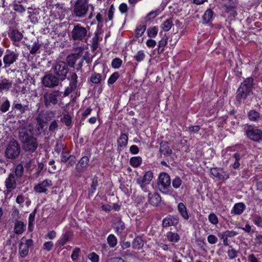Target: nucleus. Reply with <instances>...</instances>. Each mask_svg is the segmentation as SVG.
<instances>
[{
  "label": "nucleus",
  "instance_id": "obj_1",
  "mask_svg": "<svg viewBox=\"0 0 262 262\" xmlns=\"http://www.w3.org/2000/svg\"><path fill=\"white\" fill-rule=\"evenodd\" d=\"M19 138L26 151L33 152L36 150L38 143L36 139L33 137L31 129L27 128H21L19 133Z\"/></svg>",
  "mask_w": 262,
  "mask_h": 262
},
{
  "label": "nucleus",
  "instance_id": "obj_2",
  "mask_svg": "<svg viewBox=\"0 0 262 262\" xmlns=\"http://www.w3.org/2000/svg\"><path fill=\"white\" fill-rule=\"evenodd\" d=\"M254 84V79L252 77H249L241 83L236 91V99L241 102L242 100L246 99L252 93Z\"/></svg>",
  "mask_w": 262,
  "mask_h": 262
},
{
  "label": "nucleus",
  "instance_id": "obj_3",
  "mask_svg": "<svg viewBox=\"0 0 262 262\" xmlns=\"http://www.w3.org/2000/svg\"><path fill=\"white\" fill-rule=\"evenodd\" d=\"M89 27H84L80 24H76L70 33L71 39L77 42H86L90 37Z\"/></svg>",
  "mask_w": 262,
  "mask_h": 262
},
{
  "label": "nucleus",
  "instance_id": "obj_4",
  "mask_svg": "<svg viewBox=\"0 0 262 262\" xmlns=\"http://www.w3.org/2000/svg\"><path fill=\"white\" fill-rule=\"evenodd\" d=\"M242 128L248 139L256 142L262 141V130L257 126L247 123L243 125Z\"/></svg>",
  "mask_w": 262,
  "mask_h": 262
},
{
  "label": "nucleus",
  "instance_id": "obj_5",
  "mask_svg": "<svg viewBox=\"0 0 262 262\" xmlns=\"http://www.w3.org/2000/svg\"><path fill=\"white\" fill-rule=\"evenodd\" d=\"M90 4L88 0H76L73 5L72 14L78 18L85 17L89 11Z\"/></svg>",
  "mask_w": 262,
  "mask_h": 262
},
{
  "label": "nucleus",
  "instance_id": "obj_6",
  "mask_svg": "<svg viewBox=\"0 0 262 262\" xmlns=\"http://www.w3.org/2000/svg\"><path fill=\"white\" fill-rule=\"evenodd\" d=\"M62 92L58 90H50L43 95V104L46 107L55 106L61 100Z\"/></svg>",
  "mask_w": 262,
  "mask_h": 262
},
{
  "label": "nucleus",
  "instance_id": "obj_7",
  "mask_svg": "<svg viewBox=\"0 0 262 262\" xmlns=\"http://www.w3.org/2000/svg\"><path fill=\"white\" fill-rule=\"evenodd\" d=\"M55 113L53 111H48L45 113H41L38 114L36 120L37 123V130H42L46 125L48 121H51L55 118Z\"/></svg>",
  "mask_w": 262,
  "mask_h": 262
},
{
  "label": "nucleus",
  "instance_id": "obj_8",
  "mask_svg": "<svg viewBox=\"0 0 262 262\" xmlns=\"http://www.w3.org/2000/svg\"><path fill=\"white\" fill-rule=\"evenodd\" d=\"M20 152V147L18 143L14 140L10 141L5 150V156L10 159H16Z\"/></svg>",
  "mask_w": 262,
  "mask_h": 262
},
{
  "label": "nucleus",
  "instance_id": "obj_9",
  "mask_svg": "<svg viewBox=\"0 0 262 262\" xmlns=\"http://www.w3.org/2000/svg\"><path fill=\"white\" fill-rule=\"evenodd\" d=\"M170 183V178L168 174L166 172H162L160 174L158 181V187L161 192L166 194L169 193V188Z\"/></svg>",
  "mask_w": 262,
  "mask_h": 262
},
{
  "label": "nucleus",
  "instance_id": "obj_10",
  "mask_svg": "<svg viewBox=\"0 0 262 262\" xmlns=\"http://www.w3.org/2000/svg\"><path fill=\"white\" fill-rule=\"evenodd\" d=\"M54 73L61 80H64L69 71V68L67 63L63 61H59L56 63L53 67Z\"/></svg>",
  "mask_w": 262,
  "mask_h": 262
},
{
  "label": "nucleus",
  "instance_id": "obj_11",
  "mask_svg": "<svg viewBox=\"0 0 262 262\" xmlns=\"http://www.w3.org/2000/svg\"><path fill=\"white\" fill-rule=\"evenodd\" d=\"M90 158L83 156L79 160L75 166V176L78 178L82 177V173L86 170L89 164Z\"/></svg>",
  "mask_w": 262,
  "mask_h": 262
},
{
  "label": "nucleus",
  "instance_id": "obj_12",
  "mask_svg": "<svg viewBox=\"0 0 262 262\" xmlns=\"http://www.w3.org/2000/svg\"><path fill=\"white\" fill-rule=\"evenodd\" d=\"M19 54L13 51L6 50L3 57V62L5 68L9 67L18 59Z\"/></svg>",
  "mask_w": 262,
  "mask_h": 262
},
{
  "label": "nucleus",
  "instance_id": "obj_13",
  "mask_svg": "<svg viewBox=\"0 0 262 262\" xmlns=\"http://www.w3.org/2000/svg\"><path fill=\"white\" fill-rule=\"evenodd\" d=\"M33 245L32 239H27L24 237L21 238L19 246V253L22 258L26 257L28 254L29 248Z\"/></svg>",
  "mask_w": 262,
  "mask_h": 262
},
{
  "label": "nucleus",
  "instance_id": "obj_14",
  "mask_svg": "<svg viewBox=\"0 0 262 262\" xmlns=\"http://www.w3.org/2000/svg\"><path fill=\"white\" fill-rule=\"evenodd\" d=\"M58 78L52 74H46L42 78V84L46 88H53L59 84Z\"/></svg>",
  "mask_w": 262,
  "mask_h": 262
},
{
  "label": "nucleus",
  "instance_id": "obj_15",
  "mask_svg": "<svg viewBox=\"0 0 262 262\" xmlns=\"http://www.w3.org/2000/svg\"><path fill=\"white\" fill-rule=\"evenodd\" d=\"M68 79L70 82L69 86L66 89L63 93V95L65 97L68 96L73 91H75L77 87L78 76L75 73H70Z\"/></svg>",
  "mask_w": 262,
  "mask_h": 262
},
{
  "label": "nucleus",
  "instance_id": "obj_16",
  "mask_svg": "<svg viewBox=\"0 0 262 262\" xmlns=\"http://www.w3.org/2000/svg\"><path fill=\"white\" fill-rule=\"evenodd\" d=\"M211 174L220 180L225 181L229 178V173L223 168L213 167L210 169Z\"/></svg>",
  "mask_w": 262,
  "mask_h": 262
},
{
  "label": "nucleus",
  "instance_id": "obj_17",
  "mask_svg": "<svg viewBox=\"0 0 262 262\" xmlns=\"http://www.w3.org/2000/svg\"><path fill=\"white\" fill-rule=\"evenodd\" d=\"M159 152L160 154L159 157L161 158L169 157L173 153L168 143L165 141H163L160 143Z\"/></svg>",
  "mask_w": 262,
  "mask_h": 262
},
{
  "label": "nucleus",
  "instance_id": "obj_18",
  "mask_svg": "<svg viewBox=\"0 0 262 262\" xmlns=\"http://www.w3.org/2000/svg\"><path fill=\"white\" fill-rule=\"evenodd\" d=\"M8 36L11 41L13 42V45L18 46L19 41L23 37V34L17 29L12 28L10 29L8 32Z\"/></svg>",
  "mask_w": 262,
  "mask_h": 262
},
{
  "label": "nucleus",
  "instance_id": "obj_19",
  "mask_svg": "<svg viewBox=\"0 0 262 262\" xmlns=\"http://www.w3.org/2000/svg\"><path fill=\"white\" fill-rule=\"evenodd\" d=\"M52 185L51 180L46 179L34 187V191L36 193H46L48 188Z\"/></svg>",
  "mask_w": 262,
  "mask_h": 262
},
{
  "label": "nucleus",
  "instance_id": "obj_20",
  "mask_svg": "<svg viewBox=\"0 0 262 262\" xmlns=\"http://www.w3.org/2000/svg\"><path fill=\"white\" fill-rule=\"evenodd\" d=\"M5 183L8 193L15 189L16 187V182L14 174L12 173H10L6 179Z\"/></svg>",
  "mask_w": 262,
  "mask_h": 262
},
{
  "label": "nucleus",
  "instance_id": "obj_21",
  "mask_svg": "<svg viewBox=\"0 0 262 262\" xmlns=\"http://www.w3.org/2000/svg\"><path fill=\"white\" fill-rule=\"evenodd\" d=\"M128 140V135L125 133H121L117 140V150L119 153H120L122 148L127 146Z\"/></svg>",
  "mask_w": 262,
  "mask_h": 262
},
{
  "label": "nucleus",
  "instance_id": "obj_22",
  "mask_svg": "<svg viewBox=\"0 0 262 262\" xmlns=\"http://www.w3.org/2000/svg\"><path fill=\"white\" fill-rule=\"evenodd\" d=\"M179 223L178 216L168 215L164 218L162 222V225L164 227H168L171 226H176Z\"/></svg>",
  "mask_w": 262,
  "mask_h": 262
},
{
  "label": "nucleus",
  "instance_id": "obj_23",
  "mask_svg": "<svg viewBox=\"0 0 262 262\" xmlns=\"http://www.w3.org/2000/svg\"><path fill=\"white\" fill-rule=\"evenodd\" d=\"M12 85V83L9 79L3 77L0 78V93L9 91Z\"/></svg>",
  "mask_w": 262,
  "mask_h": 262
},
{
  "label": "nucleus",
  "instance_id": "obj_24",
  "mask_svg": "<svg viewBox=\"0 0 262 262\" xmlns=\"http://www.w3.org/2000/svg\"><path fill=\"white\" fill-rule=\"evenodd\" d=\"M246 209V205L243 202L235 203L231 210V214L240 215L243 213Z\"/></svg>",
  "mask_w": 262,
  "mask_h": 262
},
{
  "label": "nucleus",
  "instance_id": "obj_25",
  "mask_svg": "<svg viewBox=\"0 0 262 262\" xmlns=\"http://www.w3.org/2000/svg\"><path fill=\"white\" fill-rule=\"evenodd\" d=\"M148 199L149 203L153 206H158L161 202V198L160 195L156 192L151 194L148 193Z\"/></svg>",
  "mask_w": 262,
  "mask_h": 262
},
{
  "label": "nucleus",
  "instance_id": "obj_26",
  "mask_svg": "<svg viewBox=\"0 0 262 262\" xmlns=\"http://www.w3.org/2000/svg\"><path fill=\"white\" fill-rule=\"evenodd\" d=\"M26 46L28 49L29 50L30 54L34 55L36 53H40L39 50L41 46V45L39 42V41L37 39L33 42V44L32 46L30 45H26Z\"/></svg>",
  "mask_w": 262,
  "mask_h": 262
},
{
  "label": "nucleus",
  "instance_id": "obj_27",
  "mask_svg": "<svg viewBox=\"0 0 262 262\" xmlns=\"http://www.w3.org/2000/svg\"><path fill=\"white\" fill-rule=\"evenodd\" d=\"M249 120L252 122H258L261 118V115L255 110H250L247 114Z\"/></svg>",
  "mask_w": 262,
  "mask_h": 262
},
{
  "label": "nucleus",
  "instance_id": "obj_28",
  "mask_svg": "<svg viewBox=\"0 0 262 262\" xmlns=\"http://www.w3.org/2000/svg\"><path fill=\"white\" fill-rule=\"evenodd\" d=\"M178 210L179 213L185 220H188L189 216L186 206L183 203H179L178 205Z\"/></svg>",
  "mask_w": 262,
  "mask_h": 262
},
{
  "label": "nucleus",
  "instance_id": "obj_29",
  "mask_svg": "<svg viewBox=\"0 0 262 262\" xmlns=\"http://www.w3.org/2000/svg\"><path fill=\"white\" fill-rule=\"evenodd\" d=\"M13 110H18L21 114L25 113L27 111L29 110L28 105H22L20 103L15 101L12 104Z\"/></svg>",
  "mask_w": 262,
  "mask_h": 262
},
{
  "label": "nucleus",
  "instance_id": "obj_30",
  "mask_svg": "<svg viewBox=\"0 0 262 262\" xmlns=\"http://www.w3.org/2000/svg\"><path fill=\"white\" fill-rule=\"evenodd\" d=\"M79 53L71 54L67 56L66 61L70 67L73 68L74 67L76 61L79 58Z\"/></svg>",
  "mask_w": 262,
  "mask_h": 262
},
{
  "label": "nucleus",
  "instance_id": "obj_31",
  "mask_svg": "<svg viewBox=\"0 0 262 262\" xmlns=\"http://www.w3.org/2000/svg\"><path fill=\"white\" fill-rule=\"evenodd\" d=\"M213 15V12L211 9H208L203 16L204 24H208L211 22Z\"/></svg>",
  "mask_w": 262,
  "mask_h": 262
},
{
  "label": "nucleus",
  "instance_id": "obj_32",
  "mask_svg": "<svg viewBox=\"0 0 262 262\" xmlns=\"http://www.w3.org/2000/svg\"><path fill=\"white\" fill-rule=\"evenodd\" d=\"M73 234L71 232L67 231L62 235L60 239L58 241V244L60 246H63L68 242L72 236Z\"/></svg>",
  "mask_w": 262,
  "mask_h": 262
},
{
  "label": "nucleus",
  "instance_id": "obj_33",
  "mask_svg": "<svg viewBox=\"0 0 262 262\" xmlns=\"http://www.w3.org/2000/svg\"><path fill=\"white\" fill-rule=\"evenodd\" d=\"M102 79V76L101 74L96 72L93 73L90 78V81L94 84L100 83Z\"/></svg>",
  "mask_w": 262,
  "mask_h": 262
},
{
  "label": "nucleus",
  "instance_id": "obj_34",
  "mask_svg": "<svg viewBox=\"0 0 262 262\" xmlns=\"http://www.w3.org/2000/svg\"><path fill=\"white\" fill-rule=\"evenodd\" d=\"M3 102L0 104V113H5L7 112L10 107V102L7 98L3 97Z\"/></svg>",
  "mask_w": 262,
  "mask_h": 262
},
{
  "label": "nucleus",
  "instance_id": "obj_35",
  "mask_svg": "<svg viewBox=\"0 0 262 262\" xmlns=\"http://www.w3.org/2000/svg\"><path fill=\"white\" fill-rule=\"evenodd\" d=\"M167 37L165 35L159 41L158 46V53L161 54L164 50L165 46L167 44Z\"/></svg>",
  "mask_w": 262,
  "mask_h": 262
},
{
  "label": "nucleus",
  "instance_id": "obj_36",
  "mask_svg": "<svg viewBox=\"0 0 262 262\" xmlns=\"http://www.w3.org/2000/svg\"><path fill=\"white\" fill-rule=\"evenodd\" d=\"M144 245L143 241L140 236H137L133 241L132 247L135 249H140Z\"/></svg>",
  "mask_w": 262,
  "mask_h": 262
},
{
  "label": "nucleus",
  "instance_id": "obj_37",
  "mask_svg": "<svg viewBox=\"0 0 262 262\" xmlns=\"http://www.w3.org/2000/svg\"><path fill=\"white\" fill-rule=\"evenodd\" d=\"M173 19L171 17L166 19L161 25L162 30L165 32H167L170 30L173 24Z\"/></svg>",
  "mask_w": 262,
  "mask_h": 262
},
{
  "label": "nucleus",
  "instance_id": "obj_38",
  "mask_svg": "<svg viewBox=\"0 0 262 262\" xmlns=\"http://www.w3.org/2000/svg\"><path fill=\"white\" fill-rule=\"evenodd\" d=\"M142 162V159L140 156L133 157L130 159L129 163L134 167H139Z\"/></svg>",
  "mask_w": 262,
  "mask_h": 262
},
{
  "label": "nucleus",
  "instance_id": "obj_39",
  "mask_svg": "<svg viewBox=\"0 0 262 262\" xmlns=\"http://www.w3.org/2000/svg\"><path fill=\"white\" fill-rule=\"evenodd\" d=\"M99 40V33L98 32H96L94 33V35L92 39V45H91V50L92 51H96L99 46L98 43Z\"/></svg>",
  "mask_w": 262,
  "mask_h": 262
},
{
  "label": "nucleus",
  "instance_id": "obj_40",
  "mask_svg": "<svg viewBox=\"0 0 262 262\" xmlns=\"http://www.w3.org/2000/svg\"><path fill=\"white\" fill-rule=\"evenodd\" d=\"M166 236L168 240L171 242L177 243L180 240L179 235L176 232L169 231L167 233Z\"/></svg>",
  "mask_w": 262,
  "mask_h": 262
},
{
  "label": "nucleus",
  "instance_id": "obj_41",
  "mask_svg": "<svg viewBox=\"0 0 262 262\" xmlns=\"http://www.w3.org/2000/svg\"><path fill=\"white\" fill-rule=\"evenodd\" d=\"M146 29L145 25H139L137 27L135 30V36L136 38H139L143 35Z\"/></svg>",
  "mask_w": 262,
  "mask_h": 262
},
{
  "label": "nucleus",
  "instance_id": "obj_42",
  "mask_svg": "<svg viewBox=\"0 0 262 262\" xmlns=\"http://www.w3.org/2000/svg\"><path fill=\"white\" fill-rule=\"evenodd\" d=\"M227 253L229 259H232L238 256V251L232 248L231 246H229Z\"/></svg>",
  "mask_w": 262,
  "mask_h": 262
},
{
  "label": "nucleus",
  "instance_id": "obj_43",
  "mask_svg": "<svg viewBox=\"0 0 262 262\" xmlns=\"http://www.w3.org/2000/svg\"><path fill=\"white\" fill-rule=\"evenodd\" d=\"M98 185V180L97 178H94L92 180V184L90 188L89 189V195H92L96 190V188Z\"/></svg>",
  "mask_w": 262,
  "mask_h": 262
},
{
  "label": "nucleus",
  "instance_id": "obj_44",
  "mask_svg": "<svg viewBox=\"0 0 262 262\" xmlns=\"http://www.w3.org/2000/svg\"><path fill=\"white\" fill-rule=\"evenodd\" d=\"M124 227V224L121 219L117 218L113 221V228L115 229H123Z\"/></svg>",
  "mask_w": 262,
  "mask_h": 262
},
{
  "label": "nucleus",
  "instance_id": "obj_45",
  "mask_svg": "<svg viewBox=\"0 0 262 262\" xmlns=\"http://www.w3.org/2000/svg\"><path fill=\"white\" fill-rule=\"evenodd\" d=\"M36 213V209H34L29 215L28 221V229H31L35 223V216Z\"/></svg>",
  "mask_w": 262,
  "mask_h": 262
},
{
  "label": "nucleus",
  "instance_id": "obj_46",
  "mask_svg": "<svg viewBox=\"0 0 262 262\" xmlns=\"http://www.w3.org/2000/svg\"><path fill=\"white\" fill-rule=\"evenodd\" d=\"M158 32V28L157 26H154L151 28H149L147 30L148 36L150 38L155 37Z\"/></svg>",
  "mask_w": 262,
  "mask_h": 262
},
{
  "label": "nucleus",
  "instance_id": "obj_47",
  "mask_svg": "<svg viewBox=\"0 0 262 262\" xmlns=\"http://www.w3.org/2000/svg\"><path fill=\"white\" fill-rule=\"evenodd\" d=\"M119 74L117 72L113 73L109 77L107 80V83L108 85L114 84L119 78Z\"/></svg>",
  "mask_w": 262,
  "mask_h": 262
},
{
  "label": "nucleus",
  "instance_id": "obj_48",
  "mask_svg": "<svg viewBox=\"0 0 262 262\" xmlns=\"http://www.w3.org/2000/svg\"><path fill=\"white\" fill-rule=\"evenodd\" d=\"M145 55L143 51H139L136 55L134 56V58L138 62H141L145 58Z\"/></svg>",
  "mask_w": 262,
  "mask_h": 262
},
{
  "label": "nucleus",
  "instance_id": "obj_49",
  "mask_svg": "<svg viewBox=\"0 0 262 262\" xmlns=\"http://www.w3.org/2000/svg\"><path fill=\"white\" fill-rule=\"evenodd\" d=\"M107 242L111 247H114L117 243L116 237L113 234L110 235L107 237Z\"/></svg>",
  "mask_w": 262,
  "mask_h": 262
},
{
  "label": "nucleus",
  "instance_id": "obj_50",
  "mask_svg": "<svg viewBox=\"0 0 262 262\" xmlns=\"http://www.w3.org/2000/svg\"><path fill=\"white\" fill-rule=\"evenodd\" d=\"M15 174L17 178L22 176L24 172V167L21 164H18L15 168Z\"/></svg>",
  "mask_w": 262,
  "mask_h": 262
},
{
  "label": "nucleus",
  "instance_id": "obj_51",
  "mask_svg": "<svg viewBox=\"0 0 262 262\" xmlns=\"http://www.w3.org/2000/svg\"><path fill=\"white\" fill-rule=\"evenodd\" d=\"M58 120H54L49 125V130L51 132H54L58 128Z\"/></svg>",
  "mask_w": 262,
  "mask_h": 262
},
{
  "label": "nucleus",
  "instance_id": "obj_52",
  "mask_svg": "<svg viewBox=\"0 0 262 262\" xmlns=\"http://www.w3.org/2000/svg\"><path fill=\"white\" fill-rule=\"evenodd\" d=\"M160 13V11L159 9H157L155 11H151L148 13L147 16H146V19L149 20L151 19H154L158 15H159Z\"/></svg>",
  "mask_w": 262,
  "mask_h": 262
},
{
  "label": "nucleus",
  "instance_id": "obj_53",
  "mask_svg": "<svg viewBox=\"0 0 262 262\" xmlns=\"http://www.w3.org/2000/svg\"><path fill=\"white\" fill-rule=\"evenodd\" d=\"M122 63V60L119 58H114L112 62V66L114 69H119Z\"/></svg>",
  "mask_w": 262,
  "mask_h": 262
},
{
  "label": "nucleus",
  "instance_id": "obj_54",
  "mask_svg": "<svg viewBox=\"0 0 262 262\" xmlns=\"http://www.w3.org/2000/svg\"><path fill=\"white\" fill-rule=\"evenodd\" d=\"M73 157V156L70 155L69 152L62 151L61 156V162L64 163L67 162L71 157Z\"/></svg>",
  "mask_w": 262,
  "mask_h": 262
},
{
  "label": "nucleus",
  "instance_id": "obj_55",
  "mask_svg": "<svg viewBox=\"0 0 262 262\" xmlns=\"http://www.w3.org/2000/svg\"><path fill=\"white\" fill-rule=\"evenodd\" d=\"M182 181L179 177H176L172 181V185L173 188L178 189L182 185Z\"/></svg>",
  "mask_w": 262,
  "mask_h": 262
},
{
  "label": "nucleus",
  "instance_id": "obj_56",
  "mask_svg": "<svg viewBox=\"0 0 262 262\" xmlns=\"http://www.w3.org/2000/svg\"><path fill=\"white\" fill-rule=\"evenodd\" d=\"M61 120L67 126H69L72 122L71 117L68 114L64 115Z\"/></svg>",
  "mask_w": 262,
  "mask_h": 262
},
{
  "label": "nucleus",
  "instance_id": "obj_57",
  "mask_svg": "<svg viewBox=\"0 0 262 262\" xmlns=\"http://www.w3.org/2000/svg\"><path fill=\"white\" fill-rule=\"evenodd\" d=\"M66 146L61 143L57 142L54 148V150L57 154H59L60 152L64 150Z\"/></svg>",
  "mask_w": 262,
  "mask_h": 262
},
{
  "label": "nucleus",
  "instance_id": "obj_58",
  "mask_svg": "<svg viewBox=\"0 0 262 262\" xmlns=\"http://www.w3.org/2000/svg\"><path fill=\"white\" fill-rule=\"evenodd\" d=\"M224 7L226 8V10L228 12H234V5L233 2L228 0L227 3L224 4Z\"/></svg>",
  "mask_w": 262,
  "mask_h": 262
},
{
  "label": "nucleus",
  "instance_id": "obj_59",
  "mask_svg": "<svg viewBox=\"0 0 262 262\" xmlns=\"http://www.w3.org/2000/svg\"><path fill=\"white\" fill-rule=\"evenodd\" d=\"M26 226V224L21 221L16 220L15 222L14 229H24Z\"/></svg>",
  "mask_w": 262,
  "mask_h": 262
},
{
  "label": "nucleus",
  "instance_id": "obj_60",
  "mask_svg": "<svg viewBox=\"0 0 262 262\" xmlns=\"http://www.w3.org/2000/svg\"><path fill=\"white\" fill-rule=\"evenodd\" d=\"M200 129V126L199 125H194V126H189L187 128V130L190 134H196L198 133V132Z\"/></svg>",
  "mask_w": 262,
  "mask_h": 262
},
{
  "label": "nucleus",
  "instance_id": "obj_61",
  "mask_svg": "<svg viewBox=\"0 0 262 262\" xmlns=\"http://www.w3.org/2000/svg\"><path fill=\"white\" fill-rule=\"evenodd\" d=\"M88 257L92 262H99V256L95 252H92L90 254Z\"/></svg>",
  "mask_w": 262,
  "mask_h": 262
},
{
  "label": "nucleus",
  "instance_id": "obj_62",
  "mask_svg": "<svg viewBox=\"0 0 262 262\" xmlns=\"http://www.w3.org/2000/svg\"><path fill=\"white\" fill-rule=\"evenodd\" d=\"M218 236L221 239H223V245L224 246H227L229 245L227 234H225L223 232L222 233H219Z\"/></svg>",
  "mask_w": 262,
  "mask_h": 262
},
{
  "label": "nucleus",
  "instance_id": "obj_63",
  "mask_svg": "<svg viewBox=\"0 0 262 262\" xmlns=\"http://www.w3.org/2000/svg\"><path fill=\"white\" fill-rule=\"evenodd\" d=\"M208 220L213 224H216L218 223V218L214 213H211L208 216Z\"/></svg>",
  "mask_w": 262,
  "mask_h": 262
},
{
  "label": "nucleus",
  "instance_id": "obj_64",
  "mask_svg": "<svg viewBox=\"0 0 262 262\" xmlns=\"http://www.w3.org/2000/svg\"><path fill=\"white\" fill-rule=\"evenodd\" d=\"M254 223L258 227L262 228V219L260 216L257 215L254 218Z\"/></svg>",
  "mask_w": 262,
  "mask_h": 262
}]
</instances>
